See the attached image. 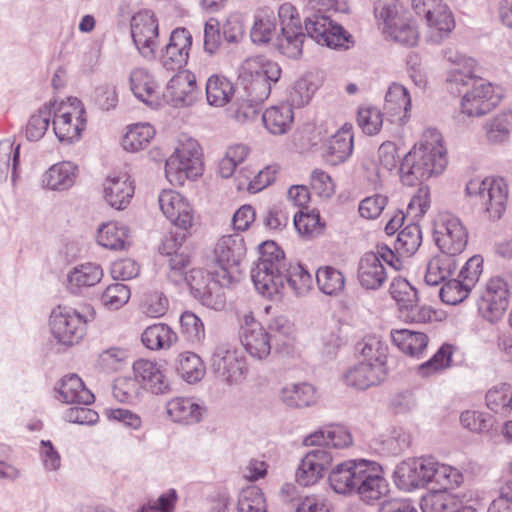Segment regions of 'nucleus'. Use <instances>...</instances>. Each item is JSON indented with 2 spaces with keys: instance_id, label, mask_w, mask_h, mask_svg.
<instances>
[{
  "instance_id": "bf43d9fd",
  "label": "nucleus",
  "mask_w": 512,
  "mask_h": 512,
  "mask_svg": "<svg viewBox=\"0 0 512 512\" xmlns=\"http://www.w3.org/2000/svg\"><path fill=\"white\" fill-rule=\"evenodd\" d=\"M52 107H54V104L44 105L37 114H33L30 117L26 125V137L28 140L37 141L45 135L52 116Z\"/></svg>"
},
{
  "instance_id": "bb28decb",
  "label": "nucleus",
  "mask_w": 512,
  "mask_h": 512,
  "mask_svg": "<svg viewBox=\"0 0 512 512\" xmlns=\"http://www.w3.org/2000/svg\"><path fill=\"white\" fill-rule=\"evenodd\" d=\"M195 77L188 74H177L168 82L163 92L164 100L174 106H189L195 100Z\"/></svg>"
},
{
  "instance_id": "423d86ee",
  "label": "nucleus",
  "mask_w": 512,
  "mask_h": 512,
  "mask_svg": "<svg viewBox=\"0 0 512 512\" xmlns=\"http://www.w3.org/2000/svg\"><path fill=\"white\" fill-rule=\"evenodd\" d=\"M221 272H207L201 268H193L189 271L187 285L190 288L192 296L203 306L214 310L224 308L226 298L224 287L230 284H224Z\"/></svg>"
},
{
  "instance_id": "6ab92c4d",
  "label": "nucleus",
  "mask_w": 512,
  "mask_h": 512,
  "mask_svg": "<svg viewBox=\"0 0 512 512\" xmlns=\"http://www.w3.org/2000/svg\"><path fill=\"white\" fill-rule=\"evenodd\" d=\"M159 206L167 219L176 227L187 231L194 222V212L190 203L178 192L163 190L159 197Z\"/></svg>"
},
{
  "instance_id": "c756f323",
  "label": "nucleus",
  "mask_w": 512,
  "mask_h": 512,
  "mask_svg": "<svg viewBox=\"0 0 512 512\" xmlns=\"http://www.w3.org/2000/svg\"><path fill=\"white\" fill-rule=\"evenodd\" d=\"M184 238L185 235L181 236L179 241L177 237H170L162 245V253L170 257L168 260L167 276L175 284L187 283L189 276V273H187V268L190 266L189 257L183 253H177V249L181 246Z\"/></svg>"
},
{
  "instance_id": "c03bdc74",
  "label": "nucleus",
  "mask_w": 512,
  "mask_h": 512,
  "mask_svg": "<svg viewBox=\"0 0 512 512\" xmlns=\"http://www.w3.org/2000/svg\"><path fill=\"white\" fill-rule=\"evenodd\" d=\"M232 82L224 76L212 75L206 83V97L210 105L223 107L234 95Z\"/></svg>"
},
{
  "instance_id": "5701e85b",
  "label": "nucleus",
  "mask_w": 512,
  "mask_h": 512,
  "mask_svg": "<svg viewBox=\"0 0 512 512\" xmlns=\"http://www.w3.org/2000/svg\"><path fill=\"white\" fill-rule=\"evenodd\" d=\"M192 36L186 28L172 31L169 42L160 56V63L168 71L181 69L188 60Z\"/></svg>"
},
{
  "instance_id": "6e6d98bb",
  "label": "nucleus",
  "mask_w": 512,
  "mask_h": 512,
  "mask_svg": "<svg viewBox=\"0 0 512 512\" xmlns=\"http://www.w3.org/2000/svg\"><path fill=\"white\" fill-rule=\"evenodd\" d=\"M389 292L401 310L411 309L418 303L417 290L404 278L393 279Z\"/></svg>"
},
{
  "instance_id": "9b49d317",
  "label": "nucleus",
  "mask_w": 512,
  "mask_h": 512,
  "mask_svg": "<svg viewBox=\"0 0 512 512\" xmlns=\"http://www.w3.org/2000/svg\"><path fill=\"white\" fill-rule=\"evenodd\" d=\"M303 29L306 36L322 46L347 49L352 43V36L341 25L325 15L315 14L306 18Z\"/></svg>"
},
{
  "instance_id": "2eb2a0df",
  "label": "nucleus",
  "mask_w": 512,
  "mask_h": 512,
  "mask_svg": "<svg viewBox=\"0 0 512 512\" xmlns=\"http://www.w3.org/2000/svg\"><path fill=\"white\" fill-rule=\"evenodd\" d=\"M510 288L500 276L490 278L478 302L479 312L491 323L500 320L509 306Z\"/></svg>"
},
{
  "instance_id": "4c0bfd02",
  "label": "nucleus",
  "mask_w": 512,
  "mask_h": 512,
  "mask_svg": "<svg viewBox=\"0 0 512 512\" xmlns=\"http://www.w3.org/2000/svg\"><path fill=\"white\" fill-rule=\"evenodd\" d=\"M392 343L403 353L419 357L426 349L429 339L425 333L408 329H393L390 332Z\"/></svg>"
},
{
  "instance_id": "412c9836",
  "label": "nucleus",
  "mask_w": 512,
  "mask_h": 512,
  "mask_svg": "<svg viewBox=\"0 0 512 512\" xmlns=\"http://www.w3.org/2000/svg\"><path fill=\"white\" fill-rule=\"evenodd\" d=\"M240 340L245 350L253 358L263 360L270 355V335L252 315L244 316Z\"/></svg>"
},
{
  "instance_id": "ea45409f",
  "label": "nucleus",
  "mask_w": 512,
  "mask_h": 512,
  "mask_svg": "<svg viewBox=\"0 0 512 512\" xmlns=\"http://www.w3.org/2000/svg\"><path fill=\"white\" fill-rule=\"evenodd\" d=\"M281 401L291 408H304L316 402L315 388L306 382L288 383L280 392Z\"/></svg>"
},
{
  "instance_id": "4468645a",
  "label": "nucleus",
  "mask_w": 512,
  "mask_h": 512,
  "mask_svg": "<svg viewBox=\"0 0 512 512\" xmlns=\"http://www.w3.org/2000/svg\"><path fill=\"white\" fill-rule=\"evenodd\" d=\"M434 458H413L399 463L393 473L395 485L403 491L411 492L431 483Z\"/></svg>"
},
{
  "instance_id": "8fccbe9b",
  "label": "nucleus",
  "mask_w": 512,
  "mask_h": 512,
  "mask_svg": "<svg viewBox=\"0 0 512 512\" xmlns=\"http://www.w3.org/2000/svg\"><path fill=\"white\" fill-rule=\"evenodd\" d=\"M155 135L154 128L148 123L136 124L126 132L122 139L125 150L136 152L144 149Z\"/></svg>"
},
{
  "instance_id": "f257e3e1",
  "label": "nucleus",
  "mask_w": 512,
  "mask_h": 512,
  "mask_svg": "<svg viewBox=\"0 0 512 512\" xmlns=\"http://www.w3.org/2000/svg\"><path fill=\"white\" fill-rule=\"evenodd\" d=\"M259 259L251 269L255 288L263 296L272 297L287 285L296 295L308 291L312 283L310 273L299 263H288L283 250L274 241L259 246Z\"/></svg>"
},
{
  "instance_id": "37998d69",
  "label": "nucleus",
  "mask_w": 512,
  "mask_h": 512,
  "mask_svg": "<svg viewBox=\"0 0 512 512\" xmlns=\"http://www.w3.org/2000/svg\"><path fill=\"white\" fill-rule=\"evenodd\" d=\"M145 347L151 350L168 349L177 341V334L166 324L148 326L141 335Z\"/></svg>"
},
{
  "instance_id": "f3484780",
  "label": "nucleus",
  "mask_w": 512,
  "mask_h": 512,
  "mask_svg": "<svg viewBox=\"0 0 512 512\" xmlns=\"http://www.w3.org/2000/svg\"><path fill=\"white\" fill-rule=\"evenodd\" d=\"M366 459H349L336 464L328 474V483L337 494H355L362 473L367 465Z\"/></svg>"
},
{
  "instance_id": "c85d7f7f",
  "label": "nucleus",
  "mask_w": 512,
  "mask_h": 512,
  "mask_svg": "<svg viewBox=\"0 0 512 512\" xmlns=\"http://www.w3.org/2000/svg\"><path fill=\"white\" fill-rule=\"evenodd\" d=\"M352 125L345 123L328 141L325 150V160L331 165L344 163L353 152Z\"/></svg>"
},
{
  "instance_id": "ddd939ff",
  "label": "nucleus",
  "mask_w": 512,
  "mask_h": 512,
  "mask_svg": "<svg viewBox=\"0 0 512 512\" xmlns=\"http://www.w3.org/2000/svg\"><path fill=\"white\" fill-rule=\"evenodd\" d=\"M70 105L62 104L58 112L52 107L53 130L61 142L71 143L78 140L81 131L85 126V119L82 117L84 108L77 98H69ZM56 106V103H53Z\"/></svg>"
},
{
  "instance_id": "603ef678",
  "label": "nucleus",
  "mask_w": 512,
  "mask_h": 512,
  "mask_svg": "<svg viewBox=\"0 0 512 512\" xmlns=\"http://www.w3.org/2000/svg\"><path fill=\"white\" fill-rule=\"evenodd\" d=\"M463 481V476L458 469L440 464L434 459V465L431 473V483H435L437 489L442 492L454 489Z\"/></svg>"
},
{
  "instance_id": "9d476101",
  "label": "nucleus",
  "mask_w": 512,
  "mask_h": 512,
  "mask_svg": "<svg viewBox=\"0 0 512 512\" xmlns=\"http://www.w3.org/2000/svg\"><path fill=\"white\" fill-rule=\"evenodd\" d=\"M245 65L252 77L247 87L249 97L254 102L262 103L269 97L271 85L280 79L281 68L276 62L262 56L248 59Z\"/></svg>"
},
{
  "instance_id": "3c124183",
  "label": "nucleus",
  "mask_w": 512,
  "mask_h": 512,
  "mask_svg": "<svg viewBox=\"0 0 512 512\" xmlns=\"http://www.w3.org/2000/svg\"><path fill=\"white\" fill-rule=\"evenodd\" d=\"M421 243L422 232L420 226L410 223L398 233L394 246L400 255L412 256L419 249Z\"/></svg>"
},
{
  "instance_id": "58836bf2",
  "label": "nucleus",
  "mask_w": 512,
  "mask_h": 512,
  "mask_svg": "<svg viewBox=\"0 0 512 512\" xmlns=\"http://www.w3.org/2000/svg\"><path fill=\"white\" fill-rule=\"evenodd\" d=\"M103 276L102 268L94 263H86L75 267L68 275L67 288L73 294L81 293L100 282Z\"/></svg>"
},
{
  "instance_id": "f8f14e48",
  "label": "nucleus",
  "mask_w": 512,
  "mask_h": 512,
  "mask_svg": "<svg viewBox=\"0 0 512 512\" xmlns=\"http://www.w3.org/2000/svg\"><path fill=\"white\" fill-rule=\"evenodd\" d=\"M86 324L87 320L69 307L58 306L51 313V332L64 345L77 344L86 333Z\"/></svg>"
},
{
  "instance_id": "de8ad7c7",
  "label": "nucleus",
  "mask_w": 512,
  "mask_h": 512,
  "mask_svg": "<svg viewBox=\"0 0 512 512\" xmlns=\"http://www.w3.org/2000/svg\"><path fill=\"white\" fill-rule=\"evenodd\" d=\"M356 349L363 357L362 362H372L386 368L388 346L379 337H365L357 344Z\"/></svg>"
},
{
  "instance_id": "774afa93",
  "label": "nucleus",
  "mask_w": 512,
  "mask_h": 512,
  "mask_svg": "<svg viewBox=\"0 0 512 512\" xmlns=\"http://www.w3.org/2000/svg\"><path fill=\"white\" fill-rule=\"evenodd\" d=\"M454 501L445 492H435L424 496L421 500L422 512H450Z\"/></svg>"
},
{
  "instance_id": "79ce46f5",
  "label": "nucleus",
  "mask_w": 512,
  "mask_h": 512,
  "mask_svg": "<svg viewBox=\"0 0 512 512\" xmlns=\"http://www.w3.org/2000/svg\"><path fill=\"white\" fill-rule=\"evenodd\" d=\"M306 34L303 27L282 28L281 34L277 36L274 46L278 52L287 58L298 59L303 52V43Z\"/></svg>"
},
{
  "instance_id": "7ed1b4c3",
  "label": "nucleus",
  "mask_w": 512,
  "mask_h": 512,
  "mask_svg": "<svg viewBox=\"0 0 512 512\" xmlns=\"http://www.w3.org/2000/svg\"><path fill=\"white\" fill-rule=\"evenodd\" d=\"M446 164V149L442 145L441 134L436 129H428L420 144L414 146L401 162L402 182L412 186L418 181H425L441 174Z\"/></svg>"
},
{
  "instance_id": "20e7f679",
  "label": "nucleus",
  "mask_w": 512,
  "mask_h": 512,
  "mask_svg": "<svg viewBox=\"0 0 512 512\" xmlns=\"http://www.w3.org/2000/svg\"><path fill=\"white\" fill-rule=\"evenodd\" d=\"M203 164L201 149L194 139H187L175 149L166 160L165 175L172 185H183L184 182L201 176Z\"/></svg>"
},
{
  "instance_id": "4be33fe9",
  "label": "nucleus",
  "mask_w": 512,
  "mask_h": 512,
  "mask_svg": "<svg viewBox=\"0 0 512 512\" xmlns=\"http://www.w3.org/2000/svg\"><path fill=\"white\" fill-rule=\"evenodd\" d=\"M210 361L213 373L221 380L229 384L237 383L241 380L244 362L228 344L216 346Z\"/></svg>"
},
{
  "instance_id": "a18cd8bd",
  "label": "nucleus",
  "mask_w": 512,
  "mask_h": 512,
  "mask_svg": "<svg viewBox=\"0 0 512 512\" xmlns=\"http://www.w3.org/2000/svg\"><path fill=\"white\" fill-rule=\"evenodd\" d=\"M98 243L112 250H123L130 244L129 229L124 224H105L99 229Z\"/></svg>"
},
{
  "instance_id": "393cba45",
  "label": "nucleus",
  "mask_w": 512,
  "mask_h": 512,
  "mask_svg": "<svg viewBox=\"0 0 512 512\" xmlns=\"http://www.w3.org/2000/svg\"><path fill=\"white\" fill-rule=\"evenodd\" d=\"M357 278L360 285L367 290H377L383 286L388 275L378 254L371 251L360 258Z\"/></svg>"
},
{
  "instance_id": "dca6fc26",
  "label": "nucleus",
  "mask_w": 512,
  "mask_h": 512,
  "mask_svg": "<svg viewBox=\"0 0 512 512\" xmlns=\"http://www.w3.org/2000/svg\"><path fill=\"white\" fill-rule=\"evenodd\" d=\"M131 36L139 53L146 59L155 58L158 22L150 10H143L131 18Z\"/></svg>"
},
{
  "instance_id": "cd10ccee",
  "label": "nucleus",
  "mask_w": 512,
  "mask_h": 512,
  "mask_svg": "<svg viewBox=\"0 0 512 512\" xmlns=\"http://www.w3.org/2000/svg\"><path fill=\"white\" fill-rule=\"evenodd\" d=\"M425 23V40L430 44L442 43L455 28L453 14L446 4L438 6L433 15L426 17Z\"/></svg>"
},
{
  "instance_id": "5fc2aeb1",
  "label": "nucleus",
  "mask_w": 512,
  "mask_h": 512,
  "mask_svg": "<svg viewBox=\"0 0 512 512\" xmlns=\"http://www.w3.org/2000/svg\"><path fill=\"white\" fill-rule=\"evenodd\" d=\"M453 352L452 345L443 344L429 360L419 365L418 374L421 377H430L450 367Z\"/></svg>"
},
{
  "instance_id": "a19ab883",
  "label": "nucleus",
  "mask_w": 512,
  "mask_h": 512,
  "mask_svg": "<svg viewBox=\"0 0 512 512\" xmlns=\"http://www.w3.org/2000/svg\"><path fill=\"white\" fill-rule=\"evenodd\" d=\"M294 115L291 105L281 104L272 106L262 114V121L265 128L273 135L287 133L293 123Z\"/></svg>"
},
{
  "instance_id": "13d9d810",
  "label": "nucleus",
  "mask_w": 512,
  "mask_h": 512,
  "mask_svg": "<svg viewBox=\"0 0 512 512\" xmlns=\"http://www.w3.org/2000/svg\"><path fill=\"white\" fill-rule=\"evenodd\" d=\"M276 30L275 19L267 12L258 13L250 31V37L255 44H267L271 41Z\"/></svg>"
},
{
  "instance_id": "69168bd1",
  "label": "nucleus",
  "mask_w": 512,
  "mask_h": 512,
  "mask_svg": "<svg viewBox=\"0 0 512 512\" xmlns=\"http://www.w3.org/2000/svg\"><path fill=\"white\" fill-rule=\"evenodd\" d=\"M181 333L189 342L199 343L205 336L201 319L190 311H185L180 317Z\"/></svg>"
},
{
  "instance_id": "f704fd0d",
  "label": "nucleus",
  "mask_w": 512,
  "mask_h": 512,
  "mask_svg": "<svg viewBox=\"0 0 512 512\" xmlns=\"http://www.w3.org/2000/svg\"><path fill=\"white\" fill-rule=\"evenodd\" d=\"M205 409L188 397H176L166 404V412L172 421L195 424L201 421Z\"/></svg>"
},
{
  "instance_id": "338daca9",
  "label": "nucleus",
  "mask_w": 512,
  "mask_h": 512,
  "mask_svg": "<svg viewBox=\"0 0 512 512\" xmlns=\"http://www.w3.org/2000/svg\"><path fill=\"white\" fill-rule=\"evenodd\" d=\"M131 292L127 285L114 283L109 285L101 296V301L107 308L117 310L126 304Z\"/></svg>"
},
{
  "instance_id": "09e8293b",
  "label": "nucleus",
  "mask_w": 512,
  "mask_h": 512,
  "mask_svg": "<svg viewBox=\"0 0 512 512\" xmlns=\"http://www.w3.org/2000/svg\"><path fill=\"white\" fill-rule=\"evenodd\" d=\"M316 281L320 291L329 296H338L345 287V276L332 266L320 267Z\"/></svg>"
},
{
  "instance_id": "aec40b11",
  "label": "nucleus",
  "mask_w": 512,
  "mask_h": 512,
  "mask_svg": "<svg viewBox=\"0 0 512 512\" xmlns=\"http://www.w3.org/2000/svg\"><path fill=\"white\" fill-rule=\"evenodd\" d=\"M389 493V484L379 463L368 460L359 481L357 494L367 504H374Z\"/></svg>"
},
{
  "instance_id": "1a4fd4ad",
  "label": "nucleus",
  "mask_w": 512,
  "mask_h": 512,
  "mask_svg": "<svg viewBox=\"0 0 512 512\" xmlns=\"http://www.w3.org/2000/svg\"><path fill=\"white\" fill-rule=\"evenodd\" d=\"M246 254L244 240L239 235L221 237L214 249V256L224 284H233L241 276L240 264Z\"/></svg>"
},
{
  "instance_id": "a211bd4d",
  "label": "nucleus",
  "mask_w": 512,
  "mask_h": 512,
  "mask_svg": "<svg viewBox=\"0 0 512 512\" xmlns=\"http://www.w3.org/2000/svg\"><path fill=\"white\" fill-rule=\"evenodd\" d=\"M334 457V453L325 448L309 450L302 458L296 470V482L304 487L314 485L324 476Z\"/></svg>"
},
{
  "instance_id": "39448f33",
  "label": "nucleus",
  "mask_w": 512,
  "mask_h": 512,
  "mask_svg": "<svg viewBox=\"0 0 512 512\" xmlns=\"http://www.w3.org/2000/svg\"><path fill=\"white\" fill-rule=\"evenodd\" d=\"M466 193L480 200L489 219L499 220L507 206L508 185L503 178H473L466 184Z\"/></svg>"
},
{
  "instance_id": "f03ea898",
  "label": "nucleus",
  "mask_w": 512,
  "mask_h": 512,
  "mask_svg": "<svg viewBox=\"0 0 512 512\" xmlns=\"http://www.w3.org/2000/svg\"><path fill=\"white\" fill-rule=\"evenodd\" d=\"M449 61L456 65L447 76L448 88L452 93H461V87L471 85L461 101V112L469 117H481L490 112L497 101L491 83L476 76L477 63L473 58L461 54L449 56Z\"/></svg>"
},
{
  "instance_id": "6e6552de",
  "label": "nucleus",
  "mask_w": 512,
  "mask_h": 512,
  "mask_svg": "<svg viewBox=\"0 0 512 512\" xmlns=\"http://www.w3.org/2000/svg\"><path fill=\"white\" fill-rule=\"evenodd\" d=\"M433 237L441 252L457 258L467 246L468 230L459 217L442 213L434 222Z\"/></svg>"
},
{
  "instance_id": "a878e982",
  "label": "nucleus",
  "mask_w": 512,
  "mask_h": 512,
  "mask_svg": "<svg viewBox=\"0 0 512 512\" xmlns=\"http://www.w3.org/2000/svg\"><path fill=\"white\" fill-rule=\"evenodd\" d=\"M133 181L126 174L109 176L103 183L105 201L117 210L125 209L134 195Z\"/></svg>"
},
{
  "instance_id": "680f3d73",
  "label": "nucleus",
  "mask_w": 512,
  "mask_h": 512,
  "mask_svg": "<svg viewBox=\"0 0 512 512\" xmlns=\"http://www.w3.org/2000/svg\"><path fill=\"white\" fill-rule=\"evenodd\" d=\"M439 291L441 300L449 305H457L464 301L470 294L471 289L460 279H448L443 282Z\"/></svg>"
},
{
  "instance_id": "2f4dec72",
  "label": "nucleus",
  "mask_w": 512,
  "mask_h": 512,
  "mask_svg": "<svg viewBox=\"0 0 512 512\" xmlns=\"http://www.w3.org/2000/svg\"><path fill=\"white\" fill-rule=\"evenodd\" d=\"M133 371L135 376L140 378L152 393L166 394L170 392L169 380L157 363L139 359L134 362Z\"/></svg>"
},
{
  "instance_id": "72a5a7b5",
  "label": "nucleus",
  "mask_w": 512,
  "mask_h": 512,
  "mask_svg": "<svg viewBox=\"0 0 512 512\" xmlns=\"http://www.w3.org/2000/svg\"><path fill=\"white\" fill-rule=\"evenodd\" d=\"M130 88L139 100L152 108L160 105L158 86L149 72L143 68H136L130 74Z\"/></svg>"
},
{
  "instance_id": "0eeeda50",
  "label": "nucleus",
  "mask_w": 512,
  "mask_h": 512,
  "mask_svg": "<svg viewBox=\"0 0 512 512\" xmlns=\"http://www.w3.org/2000/svg\"><path fill=\"white\" fill-rule=\"evenodd\" d=\"M376 18L381 21L382 31L393 41L407 47L418 43L419 33L416 26L405 14H399L392 4H383L380 1L374 7Z\"/></svg>"
},
{
  "instance_id": "0e129e2a",
  "label": "nucleus",
  "mask_w": 512,
  "mask_h": 512,
  "mask_svg": "<svg viewBox=\"0 0 512 512\" xmlns=\"http://www.w3.org/2000/svg\"><path fill=\"white\" fill-rule=\"evenodd\" d=\"M20 145L14 147L9 139L0 141V175H7L12 167V181H15L17 175V166L19 163Z\"/></svg>"
},
{
  "instance_id": "4d7b16f0",
  "label": "nucleus",
  "mask_w": 512,
  "mask_h": 512,
  "mask_svg": "<svg viewBox=\"0 0 512 512\" xmlns=\"http://www.w3.org/2000/svg\"><path fill=\"white\" fill-rule=\"evenodd\" d=\"M238 512H267L266 499L262 490L255 486H248L239 494Z\"/></svg>"
},
{
  "instance_id": "e433bc0d",
  "label": "nucleus",
  "mask_w": 512,
  "mask_h": 512,
  "mask_svg": "<svg viewBox=\"0 0 512 512\" xmlns=\"http://www.w3.org/2000/svg\"><path fill=\"white\" fill-rule=\"evenodd\" d=\"M59 396L67 404L90 405L94 402L93 393L87 389L76 374L66 375L61 380Z\"/></svg>"
},
{
  "instance_id": "b1692460",
  "label": "nucleus",
  "mask_w": 512,
  "mask_h": 512,
  "mask_svg": "<svg viewBox=\"0 0 512 512\" xmlns=\"http://www.w3.org/2000/svg\"><path fill=\"white\" fill-rule=\"evenodd\" d=\"M387 375V368H381L379 364L372 362H359L350 367L343 379L347 386L357 390H366L369 387L380 384Z\"/></svg>"
},
{
  "instance_id": "49530a36",
  "label": "nucleus",
  "mask_w": 512,
  "mask_h": 512,
  "mask_svg": "<svg viewBox=\"0 0 512 512\" xmlns=\"http://www.w3.org/2000/svg\"><path fill=\"white\" fill-rule=\"evenodd\" d=\"M411 108V99L407 89L398 83H392L385 95L384 110L393 115L403 116L400 119L406 118L407 113Z\"/></svg>"
},
{
  "instance_id": "473e14b6",
  "label": "nucleus",
  "mask_w": 512,
  "mask_h": 512,
  "mask_svg": "<svg viewBox=\"0 0 512 512\" xmlns=\"http://www.w3.org/2000/svg\"><path fill=\"white\" fill-rule=\"evenodd\" d=\"M78 176V166L70 161L52 165L42 176L43 185L53 191L70 189Z\"/></svg>"
},
{
  "instance_id": "e2e57ef3",
  "label": "nucleus",
  "mask_w": 512,
  "mask_h": 512,
  "mask_svg": "<svg viewBox=\"0 0 512 512\" xmlns=\"http://www.w3.org/2000/svg\"><path fill=\"white\" fill-rule=\"evenodd\" d=\"M357 122L362 131L370 136L380 132L383 125V115L376 107H361L358 110Z\"/></svg>"
},
{
  "instance_id": "052dcab7",
  "label": "nucleus",
  "mask_w": 512,
  "mask_h": 512,
  "mask_svg": "<svg viewBox=\"0 0 512 512\" xmlns=\"http://www.w3.org/2000/svg\"><path fill=\"white\" fill-rule=\"evenodd\" d=\"M512 127V112L497 114L486 125V134L490 142L501 143L509 136Z\"/></svg>"
},
{
  "instance_id": "c9c22d12",
  "label": "nucleus",
  "mask_w": 512,
  "mask_h": 512,
  "mask_svg": "<svg viewBox=\"0 0 512 512\" xmlns=\"http://www.w3.org/2000/svg\"><path fill=\"white\" fill-rule=\"evenodd\" d=\"M458 266L457 258L441 252L433 256L427 263L425 283L430 286H437L448 280L456 271Z\"/></svg>"
},
{
  "instance_id": "864d4df0",
  "label": "nucleus",
  "mask_w": 512,
  "mask_h": 512,
  "mask_svg": "<svg viewBox=\"0 0 512 512\" xmlns=\"http://www.w3.org/2000/svg\"><path fill=\"white\" fill-rule=\"evenodd\" d=\"M177 371L188 383L200 381L205 368L201 358L192 352H183L178 356Z\"/></svg>"
},
{
  "instance_id": "7c9ffc66",
  "label": "nucleus",
  "mask_w": 512,
  "mask_h": 512,
  "mask_svg": "<svg viewBox=\"0 0 512 512\" xmlns=\"http://www.w3.org/2000/svg\"><path fill=\"white\" fill-rule=\"evenodd\" d=\"M307 446H315V448L342 449L352 444V436L350 432L342 426H329L322 428L305 439Z\"/></svg>"
}]
</instances>
